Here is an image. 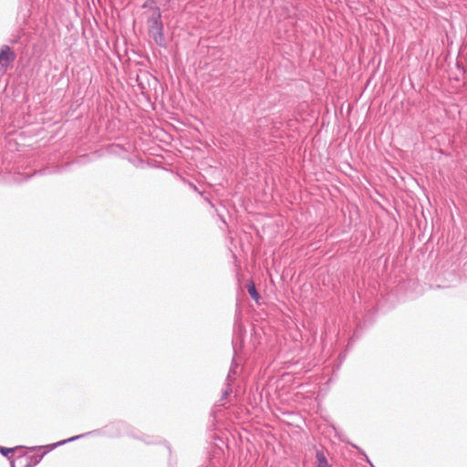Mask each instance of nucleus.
I'll return each instance as SVG.
<instances>
[{"instance_id":"39448f33","label":"nucleus","mask_w":467,"mask_h":467,"mask_svg":"<svg viewBox=\"0 0 467 467\" xmlns=\"http://www.w3.org/2000/svg\"><path fill=\"white\" fill-rule=\"evenodd\" d=\"M124 426H125V423L122 421L114 422V423L105 426L103 429H98L99 431H100L99 432L90 434L89 436L105 434L107 432H111V435L118 434V432L121 429H123ZM88 435H87L86 437H88Z\"/></svg>"},{"instance_id":"6e6552de","label":"nucleus","mask_w":467,"mask_h":467,"mask_svg":"<svg viewBox=\"0 0 467 467\" xmlns=\"http://www.w3.org/2000/svg\"><path fill=\"white\" fill-rule=\"evenodd\" d=\"M247 291L250 296L255 301L258 302L260 299V295L256 290L255 285L253 281H250L247 285Z\"/></svg>"},{"instance_id":"20e7f679","label":"nucleus","mask_w":467,"mask_h":467,"mask_svg":"<svg viewBox=\"0 0 467 467\" xmlns=\"http://www.w3.org/2000/svg\"><path fill=\"white\" fill-rule=\"evenodd\" d=\"M16 56L9 46L4 45L0 48V66L7 67L15 59Z\"/></svg>"},{"instance_id":"7ed1b4c3","label":"nucleus","mask_w":467,"mask_h":467,"mask_svg":"<svg viewBox=\"0 0 467 467\" xmlns=\"http://www.w3.org/2000/svg\"><path fill=\"white\" fill-rule=\"evenodd\" d=\"M232 344H233V349H234V355L232 364H231V367H230V369H229V372H228V375L226 378L227 382H234L235 379V376L238 373L239 364L236 360V357L238 356L239 350L242 348L243 338H237V337L233 338Z\"/></svg>"},{"instance_id":"9b49d317","label":"nucleus","mask_w":467,"mask_h":467,"mask_svg":"<svg viewBox=\"0 0 467 467\" xmlns=\"http://www.w3.org/2000/svg\"><path fill=\"white\" fill-rule=\"evenodd\" d=\"M234 330L237 334H240V336L243 335V333H244V329L243 327V326L241 324H236L235 323V326H234Z\"/></svg>"},{"instance_id":"1a4fd4ad","label":"nucleus","mask_w":467,"mask_h":467,"mask_svg":"<svg viewBox=\"0 0 467 467\" xmlns=\"http://www.w3.org/2000/svg\"><path fill=\"white\" fill-rule=\"evenodd\" d=\"M36 173H43V171H34L33 173H26V174L18 173L17 177L15 179V181L17 182H22L24 181L29 180L31 177H33Z\"/></svg>"},{"instance_id":"f8f14e48","label":"nucleus","mask_w":467,"mask_h":467,"mask_svg":"<svg viewBox=\"0 0 467 467\" xmlns=\"http://www.w3.org/2000/svg\"><path fill=\"white\" fill-rule=\"evenodd\" d=\"M152 4H155L154 0H147L142 5V8H150L152 10V8L154 7V6L151 5Z\"/></svg>"},{"instance_id":"f257e3e1","label":"nucleus","mask_w":467,"mask_h":467,"mask_svg":"<svg viewBox=\"0 0 467 467\" xmlns=\"http://www.w3.org/2000/svg\"><path fill=\"white\" fill-rule=\"evenodd\" d=\"M149 34L155 43L160 47H166V38L164 36V27L161 21V12L159 6L154 5L152 14L148 18Z\"/></svg>"},{"instance_id":"0eeeda50","label":"nucleus","mask_w":467,"mask_h":467,"mask_svg":"<svg viewBox=\"0 0 467 467\" xmlns=\"http://www.w3.org/2000/svg\"><path fill=\"white\" fill-rule=\"evenodd\" d=\"M24 448L23 446H16L14 448H6V447H3V446H0V453L6 457L9 462H11V460H14L13 456H10V453L19 450V449H22Z\"/></svg>"},{"instance_id":"4468645a","label":"nucleus","mask_w":467,"mask_h":467,"mask_svg":"<svg viewBox=\"0 0 467 467\" xmlns=\"http://www.w3.org/2000/svg\"><path fill=\"white\" fill-rule=\"evenodd\" d=\"M354 338H350L349 342H348V347H350V345L354 342Z\"/></svg>"},{"instance_id":"9d476101","label":"nucleus","mask_w":467,"mask_h":467,"mask_svg":"<svg viewBox=\"0 0 467 467\" xmlns=\"http://www.w3.org/2000/svg\"><path fill=\"white\" fill-rule=\"evenodd\" d=\"M233 382L225 381V388L223 389L222 398L220 401L225 400L228 396L233 392V389L231 387Z\"/></svg>"},{"instance_id":"2eb2a0df","label":"nucleus","mask_w":467,"mask_h":467,"mask_svg":"<svg viewBox=\"0 0 467 467\" xmlns=\"http://www.w3.org/2000/svg\"><path fill=\"white\" fill-rule=\"evenodd\" d=\"M144 441L148 444L153 443L154 441L151 440H144Z\"/></svg>"},{"instance_id":"ddd939ff","label":"nucleus","mask_w":467,"mask_h":467,"mask_svg":"<svg viewBox=\"0 0 467 467\" xmlns=\"http://www.w3.org/2000/svg\"><path fill=\"white\" fill-rule=\"evenodd\" d=\"M10 465H11V467H16L15 460H11Z\"/></svg>"},{"instance_id":"f03ea898","label":"nucleus","mask_w":467,"mask_h":467,"mask_svg":"<svg viewBox=\"0 0 467 467\" xmlns=\"http://www.w3.org/2000/svg\"><path fill=\"white\" fill-rule=\"evenodd\" d=\"M99 431H99V430H93V431H88V432H85V433H82V434H78V435L70 437V438L66 439V440L59 441L52 443V444H48L47 446H34V447H30V448H28L29 451L42 450L43 448H47V450L45 451L44 452H42L41 454H35V455L29 456L28 457L29 461L25 465V467H34V466L37 465L41 462L43 457L47 452H49L50 451L59 447L61 445H64V444H67L68 442H72V441L80 440V439L84 438L87 435H90V434H93V433H96V432H99Z\"/></svg>"},{"instance_id":"423d86ee","label":"nucleus","mask_w":467,"mask_h":467,"mask_svg":"<svg viewBox=\"0 0 467 467\" xmlns=\"http://www.w3.org/2000/svg\"><path fill=\"white\" fill-rule=\"evenodd\" d=\"M315 457L317 467H332V465L328 462L323 451L316 450Z\"/></svg>"}]
</instances>
